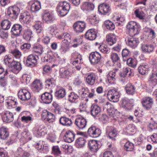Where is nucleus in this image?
Instances as JSON below:
<instances>
[{"label": "nucleus", "mask_w": 157, "mask_h": 157, "mask_svg": "<svg viewBox=\"0 0 157 157\" xmlns=\"http://www.w3.org/2000/svg\"><path fill=\"white\" fill-rule=\"evenodd\" d=\"M126 28L128 34L132 37L138 34L141 29L140 25L134 21L128 22Z\"/></svg>", "instance_id": "nucleus-1"}, {"label": "nucleus", "mask_w": 157, "mask_h": 157, "mask_svg": "<svg viewBox=\"0 0 157 157\" xmlns=\"http://www.w3.org/2000/svg\"><path fill=\"white\" fill-rule=\"evenodd\" d=\"M70 3L66 1L61 2L58 4L56 10L58 13L61 16L66 15L70 9Z\"/></svg>", "instance_id": "nucleus-2"}, {"label": "nucleus", "mask_w": 157, "mask_h": 157, "mask_svg": "<svg viewBox=\"0 0 157 157\" xmlns=\"http://www.w3.org/2000/svg\"><path fill=\"white\" fill-rule=\"evenodd\" d=\"M72 59H73L74 60L72 62V64L75 66V68L77 70H79L81 67L82 63V59L81 55L77 52L73 53L71 55Z\"/></svg>", "instance_id": "nucleus-3"}, {"label": "nucleus", "mask_w": 157, "mask_h": 157, "mask_svg": "<svg viewBox=\"0 0 157 157\" xmlns=\"http://www.w3.org/2000/svg\"><path fill=\"white\" fill-rule=\"evenodd\" d=\"M107 97L110 101L116 102L119 101L120 95L119 92L117 90L112 89L108 91Z\"/></svg>", "instance_id": "nucleus-4"}, {"label": "nucleus", "mask_w": 157, "mask_h": 157, "mask_svg": "<svg viewBox=\"0 0 157 157\" xmlns=\"http://www.w3.org/2000/svg\"><path fill=\"white\" fill-rule=\"evenodd\" d=\"M20 12V9L16 6H13L9 8L7 11V14L10 17L13 19H16Z\"/></svg>", "instance_id": "nucleus-5"}, {"label": "nucleus", "mask_w": 157, "mask_h": 157, "mask_svg": "<svg viewBox=\"0 0 157 157\" xmlns=\"http://www.w3.org/2000/svg\"><path fill=\"white\" fill-rule=\"evenodd\" d=\"M102 57L101 54L97 52H92L90 54L89 59L90 63L93 65H96L100 61Z\"/></svg>", "instance_id": "nucleus-6"}, {"label": "nucleus", "mask_w": 157, "mask_h": 157, "mask_svg": "<svg viewBox=\"0 0 157 157\" xmlns=\"http://www.w3.org/2000/svg\"><path fill=\"white\" fill-rule=\"evenodd\" d=\"M141 103L144 109L149 110L152 108L153 104V101L152 98L146 97L142 99Z\"/></svg>", "instance_id": "nucleus-7"}, {"label": "nucleus", "mask_w": 157, "mask_h": 157, "mask_svg": "<svg viewBox=\"0 0 157 157\" xmlns=\"http://www.w3.org/2000/svg\"><path fill=\"white\" fill-rule=\"evenodd\" d=\"M39 59L37 55L30 54L28 56L26 64L27 66L33 67L36 65Z\"/></svg>", "instance_id": "nucleus-8"}, {"label": "nucleus", "mask_w": 157, "mask_h": 157, "mask_svg": "<svg viewBox=\"0 0 157 157\" xmlns=\"http://www.w3.org/2000/svg\"><path fill=\"white\" fill-rule=\"evenodd\" d=\"M86 27V24L84 21H78L75 22L73 25V28L75 31L77 33H82Z\"/></svg>", "instance_id": "nucleus-9"}, {"label": "nucleus", "mask_w": 157, "mask_h": 157, "mask_svg": "<svg viewBox=\"0 0 157 157\" xmlns=\"http://www.w3.org/2000/svg\"><path fill=\"white\" fill-rule=\"evenodd\" d=\"M87 122L86 120L83 117L79 116L76 118L75 124L79 129H83L86 127Z\"/></svg>", "instance_id": "nucleus-10"}, {"label": "nucleus", "mask_w": 157, "mask_h": 157, "mask_svg": "<svg viewBox=\"0 0 157 157\" xmlns=\"http://www.w3.org/2000/svg\"><path fill=\"white\" fill-rule=\"evenodd\" d=\"M42 19L47 23H51L55 20L53 14L48 10H45L43 12Z\"/></svg>", "instance_id": "nucleus-11"}, {"label": "nucleus", "mask_w": 157, "mask_h": 157, "mask_svg": "<svg viewBox=\"0 0 157 157\" xmlns=\"http://www.w3.org/2000/svg\"><path fill=\"white\" fill-rule=\"evenodd\" d=\"M41 116L43 119H46L47 121L49 122H53L56 118L54 114L46 109L42 111Z\"/></svg>", "instance_id": "nucleus-12"}, {"label": "nucleus", "mask_w": 157, "mask_h": 157, "mask_svg": "<svg viewBox=\"0 0 157 157\" xmlns=\"http://www.w3.org/2000/svg\"><path fill=\"white\" fill-rule=\"evenodd\" d=\"M88 134L91 137L96 138L99 136L101 134V130L94 126H91L88 130Z\"/></svg>", "instance_id": "nucleus-13"}, {"label": "nucleus", "mask_w": 157, "mask_h": 157, "mask_svg": "<svg viewBox=\"0 0 157 157\" xmlns=\"http://www.w3.org/2000/svg\"><path fill=\"white\" fill-rule=\"evenodd\" d=\"M18 98L22 101L28 100L30 99L31 95L30 93L27 90H20L18 93Z\"/></svg>", "instance_id": "nucleus-14"}, {"label": "nucleus", "mask_w": 157, "mask_h": 157, "mask_svg": "<svg viewBox=\"0 0 157 157\" xmlns=\"http://www.w3.org/2000/svg\"><path fill=\"white\" fill-rule=\"evenodd\" d=\"M101 109L98 105L93 104L91 106L90 109V114L93 117H98L100 115Z\"/></svg>", "instance_id": "nucleus-15"}, {"label": "nucleus", "mask_w": 157, "mask_h": 157, "mask_svg": "<svg viewBox=\"0 0 157 157\" xmlns=\"http://www.w3.org/2000/svg\"><path fill=\"white\" fill-rule=\"evenodd\" d=\"M106 133L109 138L113 140H115V138L117 135V132L115 128L112 126L107 127Z\"/></svg>", "instance_id": "nucleus-16"}, {"label": "nucleus", "mask_w": 157, "mask_h": 157, "mask_svg": "<svg viewBox=\"0 0 157 157\" xmlns=\"http://www.w3.org/2000/svg\"><path fill=\"white\" fill-rule=\"evenodd\" d=\"M97 36V33L94 29H90L86 32L85 37L86 39L90 40H93L95 39Z\"/></svg>", "instance_id": "nucleus-17"}, {"label": "nucleus", "mask_w": 157, "mask_h": 157, "mask_svg": "<svg viewBox=\"0 0 157 157\" xmlns=\"http://www.w3.org/2000/svg\"><path fill=\"white\" fill-rule=\"evenodd\" d=\"M125 40L128 45L133 48H136L139 43L138 38L133 37H128Z\"/></svg>", "instance_id": "nucleus-18"}, {"label": "nucleus", "mask_w": 157, "mask_h": 157, "mask_svg": "<svg viewBox=\"0 0 157 157\" xmlns=\"http://www.w3.org/2000/svg\"><path fill=\"white\" fill-rule=\"evenodd\" d=\"M75 135L71 131H67L63 136V140L66 142L70 143L73 142L74 140Z\"/></svg>", "instance_id": "nucleus-19"}, {"label": "nucleus", "mask_w": 157, "mask_h": 157, "mask_svg": "<svg viewBox=\"0 0 157 157\" xmlns=\"http://www.w3.org/2000/svg\"><path fill=\"white\" fill-rule=\"evenodd\" d=\"M41 99L44 103L48 104L51 103L52 100V94L48 92H45L42 94Z\"/></svg>", "instance_id": "nucleus-20"}, {"label": "nucleus", "mask_w": 157, "mask_h": 157, "mask_svg": "<svg viewBox=\"0 0 157 157\" xmlns=\"http://www.w3.org/2000/svg\"><path fill=\"white\" fill-rule=\"evenodd\" d=\"M22 30V27L19 24H15L12 26L11 32L12 34L14 35L18 36L20 34Z\"/></svg>", "instance_id": "nucleus-21"}, {"label": "nucleus", "mask_w": 157, "mask_h": 157, "mask_svg": "<svg viewBox=\"0 0 157 157\" xmlns=\"http://www.w3.org/2000/svg\"><path fill=\"white\" fill-rule=\"evenodd\" d=\"M32 51L33 52L37 54L38 56L41 55L44 52L43 47L39 44H35L33 45Z\"/></svg>", "instance_id": "nucleus-22"}, {"label": "nucleus", "mask_w": 157, "mask_h": 157, "mask_svg": "<svg viewBox=\"0 0 157 157\" xmlns=\"http://www.w3.org/2000/svg\"><path fill=\"white\" fill-rule=\"evenodd\" d=\"M154 46L152 44L145 43L141 44V49L144 52L150 53L154 51Z\"/></svg>", "instance_id": "nucleus-23"}, {"label": "nucleus", "mask_w": 157, "mask_h": 157, "mask_svg": "<svg viewBox=\"0 0 157 157\" xmlns=\"http://www.w3.org/2000/svg\"><path fill=\"white\" fill-rule=\"evenodd\" d=\"M13 113L9 111H6L2 116V119L4 122H11L13 120Z\"/></svg>", "instance_id": "nucleus-24"}, {"label": "nucleus", "mask_w": 157, "mask_h": 157, "mask_svg": "<svg viewBox=\"0 0 157 157\" xmlns=\"http://www.w3.org/2000/svg\"><path fill=\"white\" fill-rule=\"evenodd\" d=\"M104 109H106L110 116H113L117 112V110L115 109L109 102H107L104 105Z\"/></svg>", "instance_id": "nucleus-25"}, {"label": "nucleus", "mask_w": 157, "mask_h": 157, "mask_svg": "<svg viewBox=\"0 0 157 157\" xmlns=\"http://www.w3.org/2000/svg\"><path fill=\"white\" fill-rule=\"evenodd\" d=\"M98 10L100 13L105 14L108 13L110 11V9L108 5L103 3L98 6Z\"/></svg>", "instance_id": "nucleus-26"}, {"label": "nucleus", "mask_w": 157, "mask_h": 157, "mask_svg": "<svg viewBox=\"0 0 157 157\" xmlns=\"http://www.w3.org/2000/svg\"><path fill=\"white\" fill-rule=\"evenodd\" d=\"M42 83L39 80H35L33 83L31 88L35 92H38L41 89Z\"/></svg>", "instance_id": "nucleus-27"}, {"label": "nucleus", "mask_w": 157, "mask_h": 157, "mask_svg": "<svg viewBox=\"0 0 157 157\" xmlns=\"http://www.w3.org/2000/svg\"><path fill=\"white\" fill-rule=\"evenodd\" d=\"M26 111H23L21 112L20 116H22L21 118V121L24 123H30L33 120V118L31 116H27Z\"/></svg>", "instance_id": "nucleus-28"}, {"label": "nucleus", "mask_w": 157, "mask_h": 157, "mask_svg": "<svg viewBox=\"0 0 157 157\" xmlns=\"http://www.w3.org/2000/svg\"><path fill=\"white\" fill-rule=\"evenodd\" d=\"M59 122L61 125L67 126H69L72 124L71 120L65 117H62L59 119Z\"/></svg>", "instance_id": "nucleus-29"}, {"label": "nucleus", "mask_w": 157, "mask_h": 157, "mask_svg": "<svg viewBox=\"0 0 157 157\" xmlns=\"http://www.w3.org/2000/svg\"><path fill=\"white\" fill-rule=\"evenodd\" d=\"M106 40L108 44L112 45L117 42V37L113 33H110L106 37Z\"/></svg>", "instance_id": "nucleus-30"}, {"label": "nucleus", "mask_w": 157, "mask_h": 157, "mask_svg": "<svg viewBox=\"0 0 157 157\" xmlns=\"http://www.w3.org/2000/svg\"><path fill=\"white\" fill-rule=\"evenodd\" d=\"M44 128L38 123L36 124L35 127L33 128L34 131L35 132H36L39 136H43L45 135V132L44 131Z\"/></svg>", "instance_id": "nucleus-31"}, {"label": "nucleus", "mask_w": 157, "mask_h": 157, "mask_svg": "<svg viewBox=\"0 0 157 157\" xmlns=\"http://www.w3.org/2000/svg\"><path fill=\"white\" fill-rule=\"evenodd\" d=\"M149 70V66L146 63L141 64L138 68L139 72L141 75H145L147 73Z\"/></svg>", "instance_id": "nucleus-32"}, {"label": "nucleus", "mask_w": 157, "mask_h": 157, "mask_svg": "<svg viewBox=\"0 0 157 157\" xmlns=\"http://www.w3.org/2000/svg\"><path fill=\"white\" fill-rule=\"evenodd\" d=\"M88 146L90 149L93 152H96L98 149V144L95 140L89 141L88 142Z\"/></svg>", "instance_id": "nucleus-33"}, {"label": "nucleus", "mask_w": 157, "mask_h": 157, "mask_svg": "<svg viewBox=\"0 0 157 157\" xmlns=\"http://www.w3.org/2000/svg\"><path fill=\"white\" fill-rule=\"evenodd\" d=\"M9 136L8 129L4 127L0 128V138L1 139L5 140L7 139Z\"/></svg>", "instance_id": "nucleus-34"}, {"label": "nucleus", "mask_w": 157, "mask_h": 157, "mask_svg": "<svg viewBox=\"0 0 157 157\" xmlns=\"http://www.w3.org/2000/svg\"><path fill=\"white\" fill-rule=\"evenodd\" d=\"M9 67L13 71H17L18 72L20 71L21 68V66L20 63L15 61L9 66Z\"/></svg>", "instance_id": "nucleus-35"}, {"label": "nucleus", "mask_w": 157, "mask_h": 157, "mask_svg": "<svg viewBox=\"0 0 157 157\" xmlns=\"http://www.w3.org/2000/svg\"><path fill=\"white\" fill-rule=\"evenodd\" d=\"M94 7V5L90 2H84L81 6V9L83 11H91L93 10Z\"/></svg>", "instance_id": "nucleus-36"}, {"label": "nucleus", "mask_w": 157, "mask_h": 157, "mask_svg": "<svg viewBox=\"0 0 157 157\" xmlns=\"http://www.w3.org/2000/svg\"><path fill=\"white\" fill-rule=\"evenodd\" d=\"M125 89L126 93L128 94L132 95L135 93V89L134 86L131 83L127 84Z\"/></svg>", "instance_id": "nucleus-37"}, {"label": "nucleus", "mask_w": 157, "mask_h": 157, "mask_svg": "<svg viewBox=\"0 0 157 157\" xmlns=\"http://www.w3.org/2000/svg\"><path fill=\"white\" fill-rule=\"evenodd\" d=\"M86 142V140L84 138H79L75 141V146L78 148L83 147L85 146Z\"/></svg>", "instance_id": "nucleus-38"}, {"label": "nucleus", "mask_w": 157, "mask_h": 157, "mask_svg": "<svg viewBox=\"0 0 157 157\" xmlns=\"http://www.w3.org/2000/svg\"><path fill=\"white\" fill-rule=\"evenodd\" d=\"M116 75V74L114 71H110L107 74V79L110 83L112 84L114 83L115 80Z\"/></svg>", "instance_id": "nucleus-39"}, {"label": "nucleus", "mask_w": 157, "mask_h": 157, "mask_svg": "<svg viewBox=\"0 0 157 157\" xmlns=\"http://www.w3.org/2000/svg\"><path fill=\"white\" fill-rule=\"evenodd\" d=\"M20 19L22 23L24 24H28L30 22L31 18L30 16L25 14L20 16Z\"/></svg>", "instance_id": "nucleus-40"}, {"label": "nucleus", "mask_w": 157, "mask_h": 157, "mask_svg": "<svg viewBox=\"0 0 157 157\" xmlns=\"http://www.w3.org/2000/svg\"><path fill=\"white\" fill-rule=\"evenodd\" d=\"M132 74L131 69L129 67L124 68L122 72H120V76L121 77L125 78L126 76H130Z\"/></svg>", "instance_id": "nucleus-41"}, {"label": "nucleus", "mask_w": 157, "mask_h": 157, "mask_svg": "<svg viewBox=\"0 0 157 157\" xmlns=\"http://www.w3.org/2000/svg\"><path fill=\"white\" fill-rule=\"evenodd\" d=\"M66 91L63 88H61L56 91L55 93L56 96L59 98H64L66 95Z\"/></svg>", "instance_id": "nucleus-42"}, {"label": "nucleus", "mask_w": 157, "mask_h": 157, "mask_svg": "<svg viewBox=\"0 0 157 157\" xmlns=\"http://www.w3.org/2000/svg\"><path fill=\"white\" fill-rule=\"evenodd\" d=\"M152 86H155L157 85V76L155 74L150 75L148 81Z\"/></svg>", "instance_id": "nucleus-43"}, {"label": "nucleus", "mask_w": 157, "mask_h": 157, "mask_svg": "<svg viewBox=\"0 0 157 157\" xmlns=\"http://www.w3.org/2000/svg\"><path fill=\"white\" fill-rule=\"evenodd\" d=\"M33 27L38 34L41 33L43 31V28L40 22L38 21L36 22Z\"/></svg>", "instance_id": "nucleus-44"}, {"label": "nucleus", "mask_w": 157, "mask_h": 157, "mask_svg": "<svg viewBox=\"0 0 157 157\" xmlns=\"http://www.w3.org/2000/svg\"><path fill=\"white\" fill-rule=\"evenodd\" d=\"M95 75L93 73L89 75L86 78L87 82L90 85H93L95 82Z\"/></svg>", "instance_id": "nucleus-45"}, {"label": "nucleus", "mask_w": 157, "mask_h": 157, "mask_svg": "<svg viewBox=\"0 0 157 157\" xmlns=\"http://www.w3.org/2000/svg\"><path fill=\"white\" fill-rule=\"evenodd\" d=\"M1 25L3 29L5 30L9 29L11 25V23L8 20H3L1 23Z\"/></svg>", "instance_id": "nucleus-46"}, {"label": "nucleus", "mask_w": 157, "mask_h": 157, "mask_svg": "<svg viewBox=\"0 0 157 157\" xmlns=\"http://www.w3.org/2000/svg\"><path fill=\"white\" fill-rule=\"evenodd\" d=\"M104 25L107 29L110 30H113L115 28L114 24L109 20H107L105 21Z\"/></svg>", "instance_id": "nucleus-47"}, {"label": "nucleus", "mask_w": 157, "mask_h": 157, "mask_svg": "<svg viewBox=\"0 0 157 157\" xmlns=\"http://www.w3.org/2000/svg\"><path fill=\"white\" fill-rule=\"evenodd\" d=\"M14 61L11 56L6 55L4 57V63L9 67Z\"/></svg>", "instance_id": "nucleus-48"}, {"label": "nucleus", "mask_w": 157, "mask_h": 157, "mask_svg": "<svg viewBox=\"0 0 157 157\" xmlns=\"http://www.w3.org/2000/svg\"><path fill=\"white\" fill-rule=\"evenodd\" d=\"M40 8V3L37 1L35 2L32 4L31 9L32 11L35 12L38 11Z\"/></svg>", "instance_id": "nucleus-49"}, {"label": "nucleus", "mask_w": 157, "mask_h": 157, "mask_svg": "<svg viewBox=\"0 0 157 157\" xmlns=\"http://www.w3.org/2000/svg\"><path fill=\"white\" fill-rule=\"evenodd\" d=\"M70 74L69 71L64 68H61L59 71L60 76L62 78H66Z\"/></svg>", "instance_id": "nucleus-50"}, {"label": "nucleus", "mask_w": 157, "mask_h": 157, "mask_svg": "<svg viewBox=\"0 0 157 157\" xmlns=\"http://www.w3.org/2000/svg\"><path fill=\"white\" fill-rule=\"evenodd\" d=\"M69 101L72 102H75L79 98V96L74 92H71L68 96Z\"/></svg>", "instance_id": "nucleus-51"}, {"label": "nucleus", "mask_w": 157, "mask_h": 157, "mask_svg": "<svg viewBox=\"0 0 157 157\" xmlns=\"http://www.w3.org/2000/svg\"><path fill=\"white\" fill-rule=\"evenodd\" d=\"M98 48L100 51L104 54H107L109 52V48L105 44L100 45V46L98 47Z\"/></svg>", "instance_id": "nucleus-52"}, {"label": "nucleus", "mask_w": 157, "mask_h": 157, "mask_svg": "<svg viewBox=\"0 0 157 157\" xmlns=\"http://www.w3.org/2000/svg\"><path fill=\"white\" fill-rule=\"evenodd\" d=\"M134 146L132 143L129 141L126 143L124 145V149L127 151H132L133 150Z\"/></svg>", "instance_id": "nucleus-53"}, {"label": "nucleus", "mask_w": 157, "mask_h": 157, "mask_svg": "<svg viewBox=\"0 0 157 157\" xmlns=\"http://www.w3.org/2000/svg\"><path fill=\"white\" fill-rule=\"evenodd\" d=\"M32 32L29 30H25L23 35V38L27 41L30 40L32 34Z\"/></svg>", "instance_id": "nucleus-54"}, {"label": "nucleus", "mask_w": 157, "mask_h": 157, "mask_svg": "<svg viewBox=\"0 0 157 157\" xmlns=\"http://www.w3.org/2000/svg\"><path fill=\"white\" fill-rule=\"evenodd\" d=\"M52 105L54 108V112L57 114H60L62 112V108L56 102L52 104Z\"/></svg>", "instance_id": "nucleus-55"}, {"label": "nucleus", "mask_w": 157, "mask_h": 157, "mask_svg": "<svg viewBox=\"0 0 157 157\" xmlns=\"http://www.w3.org/2000/svg\"><path fill=\"white\" fill-rule=\"evenodd\" d=\"M10 53L16 59H19L21 57V52L17 49H15L11 50Z\"/></svg>", "instance_id": "nucleus-56"}, {"label": "nucleus", "mask_w": 157, "mask_h": 157, "mask_svg": "<svg viewBox=\"0 0 157 157\" xmlns=\"http://www.w3.org/2000/svg\"><path fill=\"white\" fill-rule=\"evenodd\" d=\"M121 106L124 108H127L129 106V100L126 98H124L122 99L121 102Z\"/></svg>", "instance_id": "nucleus-57"}, {"label": "nucleus", "mask_w": 157, "mask_h": 157, "mask_svg": "<svg viewBox=\"0 0 157 157\" xmlns=\"http://www.w3.org/2000/svg\"><path fill=\"white\" fill-rule=\"evenodd\" d=\"M148 129L150 132L157 129V123L154 121L149 123L148 125Z\"/></svg>", "instance_id": "nucleus-58"}, {"label": "nucleus", "mask_w": 157, "mask_h": 157, "mask_svg": "<svg viewBox=\"0 0 157 157\" xmlns=\"http://www.w3.org/2000/svg\"><path fill=\"white\" fill-rule=\"evenodd\" d=\"M31 47V44L28 43H24L20 47L21 49L25 52L28 51L30 50Z\"/></svg>", "instance_id": "nucleus-59"}, {"label": "nucleus", "mask_w": 157, "mask_h": 157, "mask_svg": "<svg viewBox=\"0 0 157 157\" xmlns=\"http://www.w3.org/2000/svg\"><path fill=\"white\" fill-rule=\"evenodd\" d=\"M127 63L129 66L133 68L135 67L136 65V61L131 58H129L127 59Z\"/></svg>", "instance_id": "nucleus-60"}, {"label": "nucleus", "mask_w": 157, "mask_h": 157, "mask_svg": "<svg viewBox=\"0 0 157 157\" xmlns=\"http://www.w3.org/2000/svg\"><path fill=\"white\" fill-rule=\"evenodd\" d=\"M10 98L6 102L8 106L14 108L16 105L17 102L14 101V98H13V99H10Z\"/></svg>", "instance_id": "nucleus-61"}, {"label": "nucleus", "mask_w": 157, "mask_h": 157, "mask_svg": "<svg viewBox=\"0 0 157 157\" xmlns=\"http://www.w3.org/2000/svg\"><path fill=\"white\" fill-rule=\"evenodd\" d=\"M111 59L113 63L119 60L120 58L118 54L115 53H112L111 55Z\"/></svg>", "instance_id": "nucleus-62"}, {"label": "nucleus", "mask_w": 157, "mask_h": 157, "mask_svg": "<svg viewBox=\"0 0 157 157\" xmlns=\"http://www.w3.org/2000/svg\"><path fill=\"white\" fill-rule=\"evenodd\" d=\"M22 79L24 82L27 84L29 82L30 78L29 75L26 74H24L22 76Z\"/></svg>", "instance_id": "nucleus-63"}, {"label": "nucleus", "mask_w": 157, "mask_h": 157, "mask_svg": "<svg viewBox=\"0 0 157 157\" xmlns=\"http://www.w3.org/2000/svg\"><path fill=\"white\" fill-rule=\"evenodd\" d=\"M52 151L53 154L56 155H58L61 154V152L58 146H54L52 147Z\"/></svg>", "instance_id": "nucleus-64"}]
</instances>
